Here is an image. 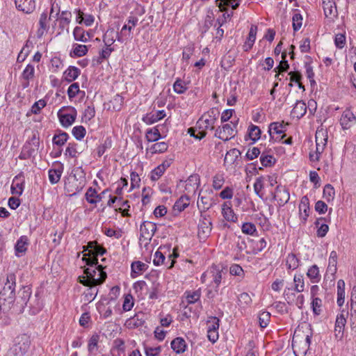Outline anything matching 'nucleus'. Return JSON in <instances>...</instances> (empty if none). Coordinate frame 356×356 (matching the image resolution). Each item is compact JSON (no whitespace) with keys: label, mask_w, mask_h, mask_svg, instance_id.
Segmentation results:
<instances>
[{"label":"nucleus","mask_w":356,"mask_h":356,"mask_svg":"<svg viewBox=\"0 0 356 356\" xmlns=\"http://www.w3.org/2000/svg\"><path fill=\"white\" fill-rule=\"evenodd\" d=\"M16 276L14 273H9L6 277V282L0 292V303L10 305L15 300Z\"/></svg>","instance_id":"f257e3e1"},{"label":"nucleus","mask_w":356,"mask_h":356,"mask_svg":"<svg viewBox=\"0 0 356 356\" xmlns=\"http://www.w3.org/2000/svg\"><path fill=\"white\" fill-rule=\"evenodd\" d=\"M217 120V114L211 109L207 114H204L197 122L196 127L199 130L200 136L197 139L201 140L207 135V130L214 129V124Z\"/></svg>","instance_id":"f03ea898"},{"label":"nucleus","mask_w":356,"mask_h":356,"mask_svg":"<svg viewBox=\"0 0 356 356\" xmlns=\"http://www.w3.org/2000/svg\"><path fill=\"white\" fill-rule=\"evenodd\" d=\"M86 264L89 266L88 268L85 269L84 273L86 276L93 281L95 280H102L104 276V282L106 278V273L103 271V267L102 265H98V259L95 257L86 259Z\"/></svg>","instance_id":"7ed1b4c3"},{"label":"nucleus","mask_w":356,"mask_h":356,"mask_svg":"<svg viewBox=\"0 0 356 356\" xmlns=\"http://www.w3.org/2000/svg\"><path fill=\"white\" fill-rule=\"evenodd\" d=\"M31 340L25 334L19 336L16 339V343L10 350L13 356H24L29 350Z\"/></svg>","instance_id":"20e7f679"},{"label":"nucleus","mask_w":356,"mask_h":356,"mask_svg":"<svg viewBox=\"0 0 356 356\" xmlns=\"http://www.w3.org/2000/svg\"><path fill=\"white\" fill-rule=\"evenodd\" d=\"M237 122L238 120L236 122H231V124H225L222 127H219L216 129L215 136L224 141L234 138L237 132L236 130Z\"/></svg>","instance_id":"39448f33"},{"label":"nucleus","mask_w":356,"mask_h":356,"mask_svg":"<svg viewBox=\"0 0 356 356\" xmlns=\"http://www.w3.org/2000/svg\"><path fill=\"white\" fill-rule=\"evenodd\" d=\"M156 231V225L149 221H145L140 225V241H146L145 245L149 243Z\"/></svg>","instance_id":"423d86ee"},{"label":"nucleus","mask_w":356,"mask_h":356,"mask_svg":"<svg viewBox=\"0 0 356 356\" xmlns=\"http://www.w3.org/2000/svg\"><path fill=\"white\" fill-rule=\"evenodd\" d=\"M212 229L211 219L209 216L201 215L198 224V236L202 239L207 238Z\"/></svg>","instance_id":"0eeeda50"},{"label":"nucleus","mask_w":356,"mask_h":356,"mask_svg":"<svg viewBox=\"0 0 356 356\" xmlns=\"http://www.w3.org/2000/svg\"><path fill=\"white\" fill-rule=\"evenodd\" d=\"M348 314V312L342 310L341 312L337 316L334 326V336L336 339H341L343 337Z\"/></svg>","instance_id":"6e6552de"},{"label":"nucleus","mask_w":356,"mask_h":356,"mask_svg":"<svg viewBox=\"0 0 356 356\" xmlns=\"http://www.w3.org/2000/svg\"><path fill=\"white\" fill-rule=\"evenodd\" d=\"M84 184L79 181V180L74 177L73 178L68 179L67 181L65 184V190L69 193L70 196H73L79 193L83 188Z\"/></svg>","instance_id":"1a4fd4ad"},{"label":"nucleus","mask_w":356,"mask_h":356,"mask_svg":"<svg viewBox=\"0 0 356 356\" xmlns=\"http://www.w3.org/2000/svg\"><path fill=\"white\" fill-rule=\"evenodd\" d=\"M273 198L277 202L280 207L284 206L289 200V192L285 186L278 185L275 188Z\"/></svg>","instance_id":"9d476101"},{"label":"nucleus","mask_w":356,"mask_h":356,"mask_svg":"<svg viewBox=\"0 0 356 356\" xmlns=\"http://www.w3.org/2000/svg\"><path fill=\"white\" fill-rule=\"evenodd\" d=\"M70 113H65L60 111L58 113V116L60 124L64 127H68L71 126L76 120V111L74 108H70Z\"/></svg>","instance_id":"9b49d317"},{"label":"nucleus","mask_w":356,"mask_h":356,"mask_svg":"<svg viewBox=\"0 0 356 356\" xmlns=\"http://www.w3.org/2000/svg\"><path fill=\"white\" fill-rule=\"evenodd\" d=\"M327 138L325 137L324 132L323 131H317L316 133V158L313 159V155L310 154L311 159L318 160L320 154L323 152L324 147L327 143Z\"/></svg>","instance_id":"f8f14e48"},{"label":"nucleus","mask_w":356,"mask_h":356,"mask_svg":"<svg viewBox=\"0 0 356 356\" xmlns=\"http://www.w3.org/2000/svg\"><path fill=\"white\" fill-rule=\"evenodd\" d=\"M356 122V117L353 113L349 110H345L340 118V124L343 129H348L350 128Z\"/></svg>","instance_id":"ddd939ff"},{"label":"nucleus","mask_w":356,"mask_h":356,"mask_svg":"<svg viewBox=\"0 0 356 356\" xmlns=\"http://www.w3.org/2000/svg\"><path fill=\"white\" fill-rule=\"evenodd\" d=\"M31 295V289L28 286H23L18 292V296L16 299L17 305H19L22 311L25 306H27L28 302Z\"/></svg>","instance_id":"4468645a"},{"label":"nucleus","mask_w":356,"mask_h":356,"mask_svg":"<svg viewBox=\"0 0 356 356\" xmlns=\"http://www.w3.org/2000/svg\"><path fill=\"white\" fill-rule=\"evenodd\" d=\"M309 212V200L307 196L301 198L299 204V217L301 222L305 224L307 220Z\"/></svg>","instance_id":"2eb2a0df"},{"label":"nucleus","mask_w":356,"mask_h":356,"mask_svg":"<svg viewBox=\"0 0 356 356\" xmlns=\"http://www.w3.org/2000/svg\"><path fill=\"white\" fill-rule=\"evenodd\" d=\"M17 10L25 13H32L35 8L34 0H14Z\"/></svg>","instance_id":"dca6fc26"},{"label":"nucleus","mask_w":356,"mask_h":356,"mask_svg":"<svg viewBox=\"0 0 356 356\" xmlns=\"http://www.w3.org/2000/svg\"><path fill=\"white\" fill-rule=\"evenodd\" d=\"M288 124L280 123V122H272L269 125L268 132L270 136V139H274V134H283L281 138L279 139L280 140L283 139L285 136L284 132L286 131V128Z\"/></svg>","instance_id":"f3484780"},{"label":"nucleus","mask_w":356,"mask_h":356,"mask_svg":"<svg viewBox=\"0 0 356 356\" xmlns=\"http://www.w3.org/2000/svg\"><path fill=\"white\" fill-rule=\"evenodd\" d=\"M35 76V68L34 66L29 64L26 65L22 74V86L23 88H26L29 86L30 81L33 80Z\"/></svg>","instance_id":"a211bd4d"},{"label":"nucleus","mask_w":356,"mask_h":356,"mask_svg":"<svg viewBox=\"0 0 356 356\" xmlns=\"http://www.w3.org/2000/svg\"><path fill=\"white\" fill-rule=\"evenodd\" d=\"M222 214L227 221L236 222L238 220L237 216L232 209L230 202H226L222 204Z\"/></svg>","instance_id":"6ab92c4d"},{"label":"nucleus","mask_w":356,"mask_h":356,"mask_svg":"<svg viewBox=\"0 0 356 356\" xmlns=\"http://www.w3.org/2000/svg\"><path fill=\"white\" fill-rule=\"evenodd\" d=\"M323 8L326 17H332L337 15L335 2L332 0H323Z\"/></svg>","instance_id":"aec40b11"},{"label":"nucleus","mask_w":356,"mask_h":356,"mask_svg":"<svg viewBox=\"0 0 356 356\" xmlns=\"http://www.w3.org/2000/svg\"><path fill=\"white\" fill-rule=\"evenodd\" d=\"M257 32V26L252 25L249 31L248 37L243 45V49L245 51H248L254 45L256 35Z\"/></svg>","instance_id":"412c9836"},{"label":"nucleus","mask_w":356,"mask_h":356,"mask_svg":"<svg viewBox=\"0 0 356 356\" xmlns=\"http://www.w3.org/2000/svg\"><path fill=\"white\" fill-rule=\"evenodd\" d=\"M118 36V40L122 42V37L118 35V33H115L114 29H108L104 33L103 36V42L105 46L111 47V45L115 42V37Z\"/></svg>","instance_id":"4be33fe9"},{"label":"nucleus","mask_w":356,"mask_h":356,"mask_svg":"<svg viewBox=\"0 0 356 356\" xmlns=\"http://www.w3.org/2000/svg\"><path fill=\"white\" fill-rule=\"evenodd\" d=\"M171 348L177 354L183 353L186 349V343L181 337H177L171 341Z\"/></svg>","instance_id":"5701e85b"},{"label":"nucleus","mask_w":356,"mask_h":356,"mask_svg":"<svg viewBox=\"0 0 356 356\" xmlns=\"http://www.w3.org/2000/svg\"><path fill=\"white\" fill-rule=\"evenodd\" d=\"M222 268H220L218 266H211L209 273L211 275L212 280L213 283L216 284V288L217 289L222 280V273H223Z\"/></svg>","instance_id":"b1692460"},{"label":"nucleus","mask_w":356,"mask_h":356,"mask_svg":"<svg viewBox=\"0 0 356 356\" xmlns=\"http://www.w3.org/2000/svg\"><path fill=\"white\" fill-rule=\"evenodd\" d=\"M200 184V177L197 175H191L186 181L185 190L188 193L195 192Z\"/></svg>","instance_id":"393cba45"},{"label":"nucleus","mask_w":356,"mask_h":356,"mask_svg":"<svg viewBox=\"0 0 356 356\" xmlns=\"http://www.w3.org/2000/svg\"><path fill=\"white\" fill-rule=\"evenodd\" d=\"M165 116V112L163 110L158 111L155 113L147 114L143 118V121L147 124H152L163 119Z\"/></svg>","instance_id":"a878e982"},{"label":"nucleus","mask_w":356,"mask_h":356,"mask_svg":"<svg viewBox=\"0 0 356 356\" xmlns=\"http://www.w3.org/2000/svg\"><path fill=\"white\" fill-rule=\"evenodd\" d=\"M307 111V106L302 101H297L291 111V115L298 119L301 118Z\"/></svg>","instance_id":"bb28decb"},{"label":"nucleus","mask_w":356,"mask_h":356,"mask_svg":"<svg viewBox=\"0 0 356 356\" xmlns=\"http://www.w3.org/2000/svg\"><path fill=\"white\" fill-rule=\"evenodd\" d=\"M147 266L141 261H134L131 264V276L132 278H136L139 275L142 274L146 270Z\"/></svg>","instance_id":"cd10ccee"},{"label":"nucleus","mask_w":356,"mask_h":356,"mask_svg":"<svg viewBox=\"0 0 356 356\" xmlns=\"http://www.w3.org/2000/svg\"><path fill=\"white\" fill-rule=\"evenodd\" d=\"M72 14L68 10L62 11L59 17H57V19L59 22V28L61 30H64L65 28H67L68 25L71 22Z\"/></svg>","instance_id":"c85d7f7f"},{"label":"nucleus","mask_w":356,"mask_h":356,"mask_svg":"<svg viewBox=\"0 0 356 356\" xmlns=\"http://www.w3.org/2000/svg\"><path fill=\"white\" fill-rule=\"evenodd\" d=\"M200 289L195 291H186L184 293V297L188 304H194L200 300L201 297Z\"/></svg>","instance_id":"c756f323"},{"label":"nucleus","mask_w":356,"mask_h":356,"mask_svg":"<svg viewBox=\"0 0 356 356\" xmlns=\"http://www.w3.org/2000/svg\"><path fill=\"white\" fill-rule=\"evenodd\" d=\"M81 70L75 66H70L64 72L65 79L67 82L74 81L80 74Z\"/></svg>","instance_id":"7c9ffc66"},{"label":"nucleus","mask_w":356,"mask_h":356,"mask_svg":"<svg viewBox=\"0 0 356 356\" xmlns=\"http://www.w3.org/2000/svg\"><path fill=\"white\" fill-rule=\"evenodd\" d=\"M213 204L212 200L210 197L203 196L200 194L197 200V207L202 211H205L210 209Z\"/></svg>","instance_id":"2f4dec72"},{"label":"nucleus","mask_w":356,"mask_h":356,"mask_svg":"<svg viewBox=\"0 0 356 356\" xmlns=\"http://www.w3.org/2000/svg\"><path fill=\"white\" fill-rule=\"evenodd\" d=\"M28 238L26 236H21L15 245L16 255L20 257L27 250Z\"/></svg>","instance_id":"473e14b6"},{"label":"nucleus","mask_w":356,"mask_h":356,"mask_svg":"<svg viewBox=\"0 0 356 356\" xmlns=\"http://www.w3.org/2000/svg\"><path fill=\"white\" fill-rule=\"evenodd\" d=\"M337 253L336 251H332L330 254L327 272L331 275H334L337 272Z\"/></svg>","instance_id":"72a5a7b5"},{"label":"nucleus","mask_w":356,"mask_h":356,"mask_svg":"<svg viewBox=\"0 0 356 356\" xmlns=\"http://www.w3.org/2000/svg\"><path fill=\"white\" fill-rule=\"evenodd\" d=\"M307 276L312 283H318L321 280L318 267L316 265L312 266L307 272Z\"/></svg>","instance_id":"f704fd0d"},{"label":"nucleus","mask_w":356,"mask_h":356,"mask_svg":"<svg viewBox=\"0 0 356 356\" xmlns=\"http://www.w3.org/2000/svg\"><path fill=\"white\" fill-rule=\"evenodd\" d=\"M345 299V282L342 280L337 282V304L341 307Z\"/></svg>","instance_id":"c9c22d12"},{"label":"nucleus","mask_w":356,"mask_h":356,"mask_svg":"<svg viewBox=\"0 0 356 356\" xmlns=\"http://www.w3.org/2000/svg\"><path fill=\"white\" fill-rule=\"evenodd\" d=\"M190 204V199L187 195H182L176 201L173 209L175 211L181 212L184 211Z\"/></svg>","instance_id":"e433bc0d"},{"label":"nucleus","mask_w":356,"mask_h":356,"mask_svg":"<svg viewBox=\"0 0 356 356\" xmlns=\"http://www.w3.org/2000/svg\"><path fill=\"white\" fill-rule=\"evenodd\" d=\"M47 14L46 13H42L40 15L39 19V29L37 31V35L38 38H41L44 33L47 31L48 29V26L47 24Z\"/></svg>","instance_id":"4c0bfd02"},{"label":"nucleus","mask_w":356,"mask_h":356,"mask_svg":"<svg viewBox=\"0 0 356 356\" xmlns=\"http://www.w3.org/2000/svg\"><path fill=\"white\" fill-rule=\"evenodd\" d=\"M145 138L148 142H156L162 138L157 127L148 129L145 134Z\"/></svg>","instance_id":"58836bf2"},{"label":"nucleus","mask_w":356,"mask_h":356,"mask_svg":"<svg viewBox=\"0 0 356 356\" xmlns=\"http://www.w3.org/2000/svg\"><path fill=\"white\" fill-rule=\"evenodd\" d=\"M248 131L250 139L253 142H256L261 137V131L258 126L252 124H250L248 127Z\"/></svg>","instance_id":"ea45409f"},{"label":"nucleus","mask_w":356,"mask_h":356,"mask_svg":"<svg viewBox=\"0 0 356 356\" xmlns=\"http://www.w3.org/2000/svg\"><path fill=\"white\" fill-rule=\"evenodd\" d=\"M293 290L295 291L300 293L305 290V282L302 275H295L293 277Z\"/></svg>","instance_id":"a19ab883"},{"label":"nucleus","mask_w":356,"mask_h":356,"mask_svg":"<svg viewBox=\"0 0 356 356\" xmlns=\"http://www.w3.org/2000/svg\"><path fill=\"white\" fill-rule=\"evenodd\" d=\"M168 148V144L165 142H159L154 143L151 146L149 150L152 154H161L166 152Z\"/></svg>","instance_id":"79ce46f5"},{"label":"nucleus","mask_w":356,"mask_h":356,"mask_svg":"<svg viewBox=\"0 0 356 356\" xmlns=\"http://www.w3.org/2000/svg\"><path fill=\"white\" fill-rule=\"evenodd\" d=\"M286 265L288 269L295 270L299 266V260L294 254L291 253L286 257Z\"/></svg>","instance_id":"37998d69"},{"label":"nucleus","mask_w":356,"mask_h":356,"mask_svg":"<svg viewBox=\"0 0 356 356\" xmlns=\"http://www.w3.org/2000/svg\"><path fill=\"white\" fill-rule=\"evenodd\" d=\"M74 38L76 41L83 42H88V37H86V31L80 26H76L73 31Z\"/></svg>","instance_id":"c03bdc74"},{"label":"nucleus","mask_w":356,"mask_h":356,"mask_svg":"<svg viewBox=\"0 0 356 356\" xmlns=\"http://www.w3.org/2000/svg\"><path fill=\"white\" fill-rule=\"evenodd\" d=\"M69 136L66 132H60L58 134L54 135L52 139L54 145L63 146L67 140Z\"/></svg>","instance_id":"a18cd8bd"},{"label":"nucleus","mask_w":356,"mask_h":356,"mask_svg":"<svg viewBox=\"0 0 356 356\" xmlns=\"http://www.w3.org/2000/svg\"><path fill=\"white\" fill-rule=\"evenodd\" d=\"M235 1L236 0H216V2L217 6L220 8V10L221 11H224L225 10V6H231L232 9L234 10L236 9L238 7L239 3H234Z\"/></svg>","instance_id":"49530a36"},{"label":"nucleus","mask_w":356,"mask_h":356,"mask_svg":"<svg viewBox=\"0 0 356 356\" xmlns=\"http://www.w3.org/2000/svg\"><path fill=\"white\" fill-rule=\"evenodd\" d=\"M46 106V102L43 99H40L39 101L35 102L30 111L26 113L27 116H30L31 114H38L40 112L42 108H43Z\"/></svg>","instance_id":"de8ad7c7"},{"label":"nucleus","mask_w":356,"mask_h":356,"mask_svg":"<svg viewBox=\"0 0 356 356\" xmlns=\"http://www.w3.org/2000/svg\"><path fill=\"white\" fill-rule=\"evenodd\" d=\"M86 200L90 204H96L97 203V198L98 197V195L95 188L90 187L85 195Z\"/></svg>","instance_id":"09e8293b"},{"label":"nucleus","mask_w":356,"mask_h":356,"mask_svg":"<svg viewBox=\"0 0 356 356\" xmlns=\"http://www.w3.org/2000/svg\"><path fill=\"white\" fill-rule=\"evenodd\" d=\"M62 174L61 170L51 169L49 170V181L52 184H56L60 181Z\"/></svg>","instance_id":"8fccbe9b"},{"label":"nucleus","mask_w":356,"mask_h":356,"mask_svg":"<svg viewBox=\"0 0 356 356\" xmlns=\"http://www.w3.org/2000/svg\"><path fill=\"white\" fill-rule=\"evenodd\" d=\"M335 191L333 186L330 184H327L323 189V197L327 201L330 202L334 200Z\"/></svg>","instance_id":"3c124183"},{"label":"nucleus","mask_w":356,"mask_h":356,"mask_svg":"<svg viewBox=\"0 0 356 356\" xmlns=\"http://www.w3.org/2000/svg\"><path fill=\"white\" fill-rule=\"evenodd\" d=\"M111 140L107 138L103 143L100 144L97 148V153L99 157H101L105 152L111 147Z\"/></svg>","instance_id":"603ef678"},{"label":"nucleus","mask_w":356,"mask_h":356,"mask_svg":"<svg viewBox=\"0 0 356 356\" xmlns=\"http://www.w3.org/2000/svg\"><path fill=\"white\" fill-rule=\"evenodd\" d=\"M311 305L314 314L316 316L320 315L322 312V300L319 298H314Z\"/></svg>","instance_id":"864d4df0"},{"label":"nucleus","mask_w":356,"mask_h":356,"mask_svg":"<svg viewBox=\"0 0 356 356\" xmlns=\"http://www.w3.org/2000/svg\"><path fill=\"white\" fill-rule=\"evenodd\" d=\"M88 51V47L84 44H76L74 45L73 53L77 57L85 56Z\"/></svg>","instance_id":"5fc2aeb1"},{"label":"nucleus","mask_w":356,"mask_h":356,"mask_svg":"<svg viewBox=\"0 0 356 356\" xmlns=\"http://www.w3.org/2000/svg\"><path fill=\"white\" fill-rule=\"evenodd\" d=\"M73 136L76 140H81L86 135V131L83 126H76L72 129Z\"/></svg>","instance_id":"6e6d98bb"},{"label":"nucleus","mask_w":356,"mask_h":356,"mask_svg":"<svg viewBox=\"0 0 356 356\" xmlns=\"http://www.w3.org/2000/svg\"><path fill=\"white\" fill-rule=\"evenodd\" d=\"M270 314L268 312H263L259 316V325L262 327H266L269 323Z\"/></svg>","instance_id":"4d7b16f0"},{"label":"nucleus","mask_w":356,"mask_h":356,"mask_svg":"<svg viewBox=\"0 0 356 356\" xmlns=\"http://www.w3.org/2000/svg\"><path fill=\"white\" fill-rule=\"evenodd\" d=\"M225 182V179L222 175L217 174L213 178V187L215 190L220 189Z\"/></svg>","instance_id":"13d9d810"},{"label":"nucleus","mask_w":356,"mask_h":356,"mask_svg":"<svg viewBox=\"0 0 356 356\" xmlns=\"http://www.w3.org/2000/svg\"><path fill=\"white\" fill-rule=\"evenodd\" d=\"M241 230L244 234L254 235L257 232V228L253 223L245 222L241 227Z\"/></svg>","instance_id":"bf43d9fd"},{"label":"nucleus","mask_w":356,"mask_h":356,"mask_svg":"<svg viewBox=\"0 0 356 356\" xmlns=\"http://www.w3.org/2000/svg\"><path fill=\"white\" fill-rule=\"evenodd\" d=\"M263 177H257L254 184V191L257 195L262 198L263 195L261 193V190L264 188Z\"/></svg>","instance_id":"052dcab7"},{"label":"nucleus","mask_w":356,"mask_h":356,"mask_svg":"<svg viewBox=\"0 0 356 356\" xmlns=\"http://www.w3.org/2000/svg\"><path fill=\"white\" fill-rule=\"evenodd\" d=\"M35 152V149L31 147L30 144L25 145L19 157L23 159L30 158Z\"/></svg>","instance_id":"680f3d73"},{"label":"nucleus","mask_w":356,"mask_h":356,"mask_svg":"<svg viewBox=\"0 0 356 356\" xmlns=\"http://www.w3.org/2000/svg\"><path fill=\"white\" fill-rule=\"evenodd\" d=\"M219 328V319L217 317L213 316L207 321V330L209 331H218Z\"/></svg>","instance_id":"e2e57ef3"},{"label":"nucleus","mask_w":356,"mask_h":356,"mask_svg":"<svg viewBox=\"0 0 356 356\" xmlns=\"http://www.w3.org/2000/svg\"><path fill=\"white\" fill-rule=\"evenodd\" d=\"M293 29L294 31H298L302 26V17L300 13H295L292 17Z\"/></svg>","instance_id":"0e129e2a"},{"label":"nucleus","mask_w":356,"mask_h":356,"mask_svg":"<svg viewBox=\"0 0 356 356\" xmlns=\"http://www.w3.org/2000/svg\"><path fill=\"white\" fill-rule=\"evenodd\" d=\"M350 310L351 316H355L356 318V286H354L351 292L350 298Z\"/></svg>","instance_id":"69168bd1"},{"label":"nucleus","mask_w":356,"mask_h":356,"mask_svg":"<svg viewBox=\"0 0 356 356\" xmlns=\"http://www.w3.org/2000/svg\"><path fill=\"white\" fill-rule=\"evenodd\" d=\"M161 352V347H145V356H160Z\"/></svg>","instance_id":"338daca9"},{"label":"nucleus","mask_w":356,"mask_h":356,"mask_svg":"<svg viewBox=\"0 0 356 356\" xmlns=\"http://www.w3.org/2000/svg\"><path fill=\"white\" fill-rule=\"evenodd\" d=\"M99 341L98 335H92L88 341V350L90 353H92L95 349H97Z\"/></svg>","instance_id":"774afa93"}]
</instances>
